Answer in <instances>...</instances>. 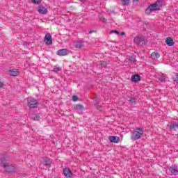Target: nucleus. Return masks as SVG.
<instances>
[{"mask_svg":"<svg viewBox=\"0 0 178 178\" xmlns=\"http://www.w3.org/2000/svg\"><path fill=\"white\" fill-rule=\"evenodd\" d=\"M163 5V0H158L155 3L150 4L148 8L145 10L146 15H151L152 12H156V10H161Z\"/></svg>","mask_w":178,"mask_h":178,"instance_id":"obj_1","label":"nucleus"},{"mask_svg":"<svg viewBox=\"0 0 178 178\" xmlns=\"http://www.w3.org/2000/svg\"><path fill=\"white\" fill-rule=\"evenodd\" d=\"M1 165L3 166V169H5L6 172L8 173L15 172V165L8 163L6 159L2 158L1 159Z\"/></svg>","mask_w":178,"mask_h":178,"instance_id":"obj_2","label":"nucleus"},{"mask_svg":"<svg viewBox=\"0 0 178 178\" xmlns=\"http://www.w3.org/2000/svg\"><path fill=\"white\" fill-rule=\"evenodd\" d=\"M144 134V130L141 127H137L134 130L131 136V139L132 141H136L137 140H140L141 138V136Z\"/></svg>","mask_w":178,"mask_h":178,"instance_id":"obj_3","label":"nucleus"},{"mask_svg":"<svg viewBox=\"0 0 178 178\" xmlns=\"http://www.w3.org/2000/svg\"><path fill=\"white\" fill-rule=\"evenodd\" d=\"M28 106L29 108H35L38 106V102L34 98H28Z\"/></svg>","mask_w":178,"mask_h":178,"instance_id":"obj_4","label":"nucleus"},{"mask_svg":"<svg viewBox=\"0 0 178 178\" xmlns=\"http://www.w3.org/2000/svg\"><path fill=\"white\" fill-rule=\"evenodd\" d=\"M52 163V160L48 157H44L43 159V161L41 162V165L43 166H45L46 169H49V168H51V165Z\"/></svg>","mask_w":178,"mask_h":178,"instance_id":"obj_5","label":"nucleus"},{"mask_svg":"<svg viewBox=\"0 0 178 178\" xmlns=\"http://www.w3.org/2000/svg\"><path fill=\"white\" fill-rule=\"evenodd\" d=\"M134 41L136 44H142V45H145L147 44V40L143 37H135Z\"/></svg>","mask_w":178,"mask_h":178,"instance_id":"obj_6","label":"nucleus"},{"mask_svg":"<svg viewBox=\"0 0 178 178\" xmlns=\"http://www.w3.org/2000/svg\"><path fill=\"white\" fill-rule=\"evenodd\" d=\"M74 48H77L78 49H81V48H84V41L76 40L74 42Z\"/></svg>","mask_w":178,"mask_h":178,"instance_id":"obj_7","label":"nucleus"},{"mask_svg":"<svg viewBox=\"0 0 178 178\" xmlns=\"http://www.w3.org/2000/svg\"><path fill=\"white\" fill-rule=\"evenodd\" d=\"M38 12L40 13V15H47L48 13V9L42 6H39L38 7Z\"/></svg>","mask_w":178,"mask_h":178,"instance_id":"obj_8","label":"nucleus"},{"mask_svg":"<svg viewBox=\"0 0 178 178\" xmlns=\"http://www.w3.org/2000/svg\"><path fill=\"white\" fill-rule=\"evenodd\" d=\"M44 41L48 45H51L52 44V36L51 35V34L47 33L45 35Z\"/></svg>","mask_w":178,"mask_h":178,"instance_id":"obj_9","label":"nucleus"},{"mask_svg":"<svg viewBox=\"0 0 178 178\" xmlns=\"http://www.w3.org/2000/svg\"><path fill=\"white\" fill-rule=\"evenodd\" d=\"M108 140L111 143H114V144H118V143L120 141V138H119V136H109Z\"/></svg>","mask_w":178,"mask_h":178,"instance_id":"obj_10","label":"nucleus"},{"mask_svg":"<svg viewBox=\"0 0 178 178\" xmlns=\"http://www.w3.org/2000/svg\"><path fill=\"white\" fill-rule=\"evenodd\" d=\"M63 173L65 177H72V176H73V172H72V170L69 168H64Z\"/></svg>","mask_w":178,"mask_h":178,"instance_id":"obj_11","label":"nucleus"},{"mask_svg":"<svg viewBox=\"0 0 178 178\" xmlns=\"http://www.w3.org/2000/svg\"><path fill=\"white\" fill-rule=\"evenodd\" d=\"M168 170L171 172L172 175H177L178 170H177V165H172L168 168Z\"/></svg>","mask_w":178,"mask_h":178,"instance_id":"obj_12","label":"nucleus"},{"mask_svg":"<svg viewBox=\"0 0 178 178\" xmlns=\"http://www.w3.org/2000/svg\"><path fill=\"white\" fill-rule=\"evenodd\" d=\"M83 109H84L83 104H77L74 106V110L78 113H81V111H83Z\"/></svg>","mask_w":178,"mask_h":178,"instance_id":"obj_13","label":"nucleus"},{"mask_svg":"<svg viewBox=\"0 0 178 178\" xmlns=\"http://www.w3.org/2000/svg\"><path fill=\"white\" fill-rule=\"evenodd\" d=\"M165 42L169 47H173V45H175V41H173V39L170 37L166 38Z\"/></svg>","mask_w":178,"mask_h":178,"instance_id":"obj_14","label":"nucleus"},{"mask_svg":"<svg viewBox=\"0 0 178 178\" xmlns=\"http://www.w3.org/2000/svg\"><path fill=\"white\" fill-rule=\"evenodd\" d=\"M57 54H58L59 56H65V55H67V49H60L57 51Z\"/></svg>","mask_w":178,"mask_h":178,"instance_id":"obj_15","label":"nucleus"},{"mask_svg":"<svg viewBox=\"0 0 178 178\" xmlns=\"http://www.w3.org/2000/svg\"><path fill=\"white\" fill-rule=\"evenodd\" d=\"M131 80L134 81V83H137L138 81H140L141 80V76H140L139 74H135L131 76Z\"/></svg>","mask_w":178,"mask_h":178,"instance_id":"obj_16","label":"nucleus"},{"mask_svg":"<svg viewBox=\"0 0 178 178\" xmlns=\"http://www.w3.org/2000/svg\"><path fill=\"white\" fill-rule=\"evenodd\" d=\"M9 74L13 76H19V70L16 69L11 70L9 71Z\"/></svg>","mask_w":178,"mask_h":178,"instance_id":"obj_17","label":"nucleus"},{"mask_svg":"<svg viewBox=\"0 0 178 178\" xmlns=\"http://www.w3.org/2000/svg\"><path fill=\"white\" fill-rule=\"evenodd\" d=\"M161 56V55H159V54H158V52H153L151 54V58L152 59H158L159 57Z\"/></svg>","mask_w":178,"mask_h":178,"instance_id":"obj_18","label":"nucleus"},{"mask_svg":"<svg viewBox=\"0 0 178 178\" xmlns=\"http://www.w3.org/2000/svg\"><path fill=\"white\" fill-rule=\"evenodd\" d=\"M170 130H176V129H178V125L176 123H173L170 126Z\"/></svg>","mask_w":178,"mask_h":178,"instance_id":"obj_19","label":"nucleus"},{"mask_svg":"<svg viewBox=\"0 0 178 178\" xmlns=\"http://www.w3.org/2000/svg\"><path fill=\"white\" fill-rule=\"evenodd\" d=\"M159 80H160L162 83H165V81H166V77L165 76V75L163 74H162Z\"/></svg>","mask_w":178,"mask_h":178,"instance_id":"obj_20","label":"nucleus"},{"mask_svg":"<svg viewBox=\"0 0 178 178\" xmlns=\"http://www.w3.org/2000/svg\"><path fill=\"white\" fill-rule=\"evenodd\" d=\"M122 5H130V0H121Z\"/></svg>","mask_w":178,"mask_h":178,"instance_id":"obj_21","label":"nucleus"},{"mask_svg":"<svg viewBox=\"0 0 178 178\" xmlns=\"http://www.w3.org/2000/svg\"><path fill=\"white\" fill-rule=\"evenodd\" d=\"M100 66L102 67H106V66H108V63L105 61H100Z\"/></svg>","mask_w":178,"mask_h":178,"instance_id":"obj_22","label":"nucleus"},{"mask_svg":"<svg viewBox=\"0 0 178 178\" xmlns=\"http://www.w3.org/2000/svg\"><path fill=\"white\" fill-rule=\"evenodd\" d=\"M61 69L59 67H55L52 70V72L54 73H58V72H60Z\"/></svg>","mask_w":178,"mask_h":178,"instance_id":"obj_23","label":"nucleus"},{"mask_svg":"<svg viewBox=\"0 0 178 178\" xmlns=\"http://www.w3.org/2000/svg\"><path fill=\"white\" fill-rule=\"evenodd\" d=\"M32 2L33 3H35V5H40L41 0H32Z\"/></svg>","mask_w":178,"mask_h":178,"instance_id":"obj_24","label":"nucleus"},{"mask_svg":"<svg viewBox=\"0 0 178 178\" xmlns=\"http://www.w3.org/2000/svg\"><path fill=\"white\" fill-rule=\"evenodd\" d=\"M72 101H74V102H76V101H79V97L76 95H73L72 96Z\"/></svg>","mask_w":178,"mask_h":178,"instance_id":"obj_25","label":"nucleus"},{"mask_svg":"<svg viewBox=\"0 0 178 178\" xmlns=\"http://www.w3.org/2000/svg\"><path fill=\"white\" fill-rule=\"evenodd\" d=\"M173 80L178 84V74H175V77L173 78Z\"/></svg>","mask_w":178,"mask_h":178,"instance_id":"obj_26","label":"nucleus"},{"mask_svg":"<svg viewBox=\"0 0 178 178\" xmlns=\"http://www.w3.org/2000/svg\"><path fill=\"white\" fill-rule=\"evenodd\" d=\"M129 60L130 62L134 63L136 62V58H134V56H131L129 57Z\"/></svg>","mask_w":178,"mask_h":178,"instance_id":"obj_27","label":"nucleus"},{"mask_svg":"<svg viewBox=\"0 0 178 178\" xmlns=\"http://www.w3.org/2000/svg\"><path fill=\"white\" fill-rule=\"evenodd\" d=\"M110 33H114L115 34H117L118 35H119V34H120V33L116 30H112V31H111Z\"/></svg>","mask_w":178,"mask_h":178,"instance_id":"obj_28","label":"nucleus"},{"mask_svg":"<svg viewBox=\"0 0 178 178\" xmlns=\"http://www.w3.org/2000/svg\"><path fill=\"white\" fill-rule=\"evenodd\" d=\"M129 102H131V104H136V99L135 98H131L129 99Z\"/></svg>","mask_w":178,"mask_h":178,"instance_id":"obj_29","label":"nucleus"},{"mask_svg":"<svg viewBox=\"0 0 178 178\" xmlns=\"http://www.w3.org/2000/svg\"><path fill=\"white\" fill-rule=\"evenodd\" d=\"M33 120H40V116H39V115H35V116L33 118Z\"/></svg>","mask_w":178,"mask_h":178,"instance_id":"obj_30","label":"nucleus"},{"mask_svg":"<svg viewBox=\"0 0 178 178\" xmlns=\"http://www.w3.org/2000/svg\"><path fill=\"white\" fill-rule=\"evenodd\" d=\"M92 33H95V31L90 30V31H89V34H92Z\"/></svg>","mask_w":178,"mask_h":178,"instance_id":"obj_31","label":"nucleus"},{"mask_svg":"<svg viewBox=\"0 0 178 178\" xmlns=\"http://www.w3.org/2000/svg\"><path fill=\"white\" fill-rule=\"evenodd\" d=\"M102 19H103V23H106V19H105L104 17H103Z\"/></svg>","mask_w":178,"mask_h":178,"instance_id":"obj_32","label":"nucleus"},{"mask_svg":"<svg viewBox=\"0 0 178 178\" xmlns=\"http://www.w3.org/2000/svg\"><path fill=\"white\" fill-rule=\"evenodd\" d=\"M3 86V83L0 81V88Z\"/></svg>","mask_w":178,"mask_h":178,"instance_id":"obj_33","label":"nucleus"},{"mask_svg":"<svg viewBox=\"0 0 178 178\" xmlns=\"http://www.w3.org/2000/svg\"><path fill=\"white\" fill-rule=\"evenodd\" d=\"M121 35H126V33L122 32V33H121Z\"/></svg>","mask_w":178,"mask_h":178,"instance_id":"obj_34","label":"nucleus"},{"mask_svg":"<svg viewBox=\"0 0 178 178\" xmlns=\"http://www.w3.org/2000/svg\"><path fill=\"white\" fill-rule=\"evenodd\" d=\"M138 2V0H133V2Z\"/></svg>","mask_w":178,"mask_h":178,"instance_id":"obj_35","label":"nucleus"}]
</instances>
